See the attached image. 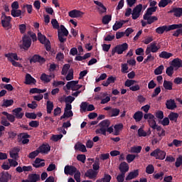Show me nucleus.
Listing matches in <instances>:
<instances>
[{
	"instance_id": "423d86ee",
	"label": "nucleus",
	"mask_w": 182,
	"mask_h": 182,
	"mask_svg": "<svg viewBox=\"0 0 182 182\" xmlns=\"http://www.w3.org/2000/svg\"><path fill=\"white\" fill-rule=\"evenodd\" d=\"M166 151H161L160 149H156L150 154V156L151 157H155L156 160H164L166 159Z\"/></svg>"
},
{
	"instance_id": "680f3d73",
	"label": "nucleus",
	"mask_w": 182,
	"mask_h": 182,
	"mask_svg": "<svg viewBox=\"0 0 182 182\" xmlns=\"http://www.w3.org/2000/svg\"><path fill=\"white\" fill-rule=\"evenodd\" d=\"M77 160H78V161H81V163H85L86 161V155L78 154L77 156Z\"/></svg>"
},
{
	"instance_id": "cd10ccee",
	"label": "nucleus",
	"mask_w": 182,
	"mask_h": 182,
	"mask_svg": "<svg viewBox=\"0 0 182 182\" xmlns=\"http://www.w3.org/2000/svg\"><path fill=\"white\" fill-rule=\"evenodd\" d=\"M133 119H134L135 122H141V119H143V112L137 111L134 113L133 115Z\"/></svg>"
},
{
	"instance_id": "20e7f679",
	"label": "nucleus",
	"mask_w": 182,
	"mask_h": 182,
	"mask_svg": "<svg viewBox=\"0 0 182 182\" xmlns=\"http://www.w3.org/2000/svg\"><path fill=\"white\" fill-rule=\"evenodd\" d=\"M68 35H69V31L68 29H66L65 26L61 25L60 29H58V41L60 42V43H65V42H66L67 38H64V36H68Z\"/></svg>"
},
{
	"instance_id": "aec40b11",
	"label": "nucleus",
	"mask_w": 182,
	"mask_h": 182,
	"mask_svg": "<svg viewBox=\"0 0 182 182\" xmlns=\"http://www.w3.org/2000/svg\"><path fill=\"white\" fill-rule=\"evenodd\" d=\"M143 18L144 21H147L148 25H151V23L156 22V21H159V18L156 16H144Z\"/></svg>"
},
{
	"instance_id": "b1692460",
	"label": "nucleus",
	"mask_w": 182,
	"mask_h": 182,
	"mask_svg": "<svg viewBox=\"0 0 182 182\" xmlns=\"http://www.w3.org/2000/svg\"><path fill=\"white\" fill-rule=\"evenodd\" d=\"M39 180H41V176L39 174L30 173L28 175V181H30V182H37V181H39Z\"/></svg>"
},
{
	"instance_id": "69168bd1",
	"label": "nucleus",
	"mask_w": 182,
	"mask_h": 182,
	"mask_svg": "<svg viewBox=\"0 0 182 182\" xmlns=\"http://www.w3.org/2000/svg\"><path fill=\"white\" fill-rule=\"evenodd\" d=\"M25 116L27 117V119H33V120L36 119V114L35 113L26 112Z\"/></svg>"
},
{
	"instance_id": "338daca9",
	"label": "nucleus",
	"mask_w": 182,
	"mask_h": 182,
	"mask_svg": "<svg viewBox=\"0 0 182 182\" xmlns=\"http://www.w3.org/2000/svg\"><path fill=\"white\" fill-rule=\"evenodd\" d=\"M74 178L75 181L80 182V171L77 170V171L74 173Z\"/></svg>"
},
{
	"instance_id": "864d4df0",
	"label": "nucleus",
	"mask_w": 182,
	"mask_h": 182,
	"mask_svg": "<svg viewBox=\"0 0 182 182\" xmlns=\"http://www.w3.org/2000/svg\"><path fill=\"white\" fill-rule=\"evenodd\" d=\"M123 26V23L120 21H116L114 25L112 26L113 31H117L118 29H120Z\"/></svg>"
},
{
	"instance_id": "bb28decb",
	"label": "nucleus",
	"mask_w": 182,
	"mask_h": 182,
	"mask_svg": "<svg viewBox=\"0 0 182 182\" xmlns=\"http://www.w3.org/2000/svg\"><path fill=\"white\" fill-rule=\"evenodd\" d=\"M171 65L178 69L182 68V60L180 58H175L171 62Z\"/></svg>"
},
{
	"instance_id": "49530a36",
	"label": "nucleus",
	"mask_w": 182,
	"mask_h": 182,
	"mask_svg": "<svg viewBox=\"0 0 182 182\" xmlns=\"http://www.w3.org/2000/svg\"><path fill=\"white\" fill-rule=\"evenodd\" d=\"M38 40L42 43L43 45L46 43V36H43L41 33H38Z\"/></svg>"
},
{
	"instance_id": "4be33fe9",
	"label": "nucleus",
	"mask_w": 182,
	"mask_h": 182,
	"mask_svg": "<svg viewBox=\"0 0 182 182\" xmlns=\"http://www.w3.org/2000/svg\"><path fill=\"white\" fill-rule=\"evenodd\" d=\"M169 14H173L176 18L182 16V8H173L169 11Z\"/></svg>"
},
{
	"instance_id": "79ce46f5",
	"label": "nucleus",
	"mask_w": 182,
	"mask_h": 182,
	"mask_svg": "<svg viewBox=\"0 0 182 182\" xmlns=\"http://www.w3.org/2000/svg\"><path fill=\"white\" fill-rule=\"evenodd\" d=\"M141 146H134L131 147V153H136L139 154V153L141 152Z\"/></svg>"
},
{
	"instance_id": "f704fd0d",
	"label": "nucleus",
	"mask_w": 182,
	"mask_h": 182,
	"mask_svg": "<svg viewBox=\"0 0 182 182\" xmlns=\"http://www.w3.org/2000/svg\"><path fill=\"white\" fill-rule=\"evenodd\" d=\"M22 14H23V12H22V10H19V9L11 10V16H14V18H19V16H21Z\"/></svg>"
},
{
	"instance_id": "4468645a",
	"label": "nucleus",
	"mask_w": 182,
	"mask_h": 182,
	"mask_svg": "<svg viewBox=\"0 0 182 182\" xmlns=\"http://www.w3.org/2000/svg\"><path fill=\"white\" fill-rule=\"evenodd\" d=\"M22 108L21 107H17L14 109H13L12 112L13 114L15 115L16 119H18V120H20L21 119H22V117H23L25 113L22 112Z\"/></svg>"
},
{
	"instance_id": "39448f33",
	"label": "nucleus",
	"mask_w": 182,
	"mask_h": 182,
	"mask_svg": "<svg viewBox=\"0 0 182 182\" xmlns=\"http://www.w3.org/2000/svg\"><path fill=\"white\" fill-rule=\"evenodd\" d=\"M31 45H32V39L31 38V36L24 35L22 38V45L20 48L24 50H28V49L31 48Z\"/></svg>"
},
{
	"instance_id": "412c9836",
	"label": "nucleus",
	"mask_w": 182,
	"mask_h": 182,
	"mask_svg": "<svg viewBox=\"0 0 182 182\" xmlns=\"http://www.w3.org/2000/svg\"><path fill=\"white\" fill-rule=\"evenodd\" d=\"M166 106L168 110H174L177 107V105H176V101H174V100H167Z\"/></svg>"
},
{
	"instance_id": "6e6552de",
	"label": "nucleus",
	"mask_w": 182,
	"mask_h": 182,
	"mask_svg": "<svg viewBox=\"0 0 182 182\" xmlns=\"http://www.w3.org/2000/svg\"><path fill=\"white\" fill-rule=\"evenodd\" d=\"M45 62H46V59L38 54L33 55L30 59V63H41V65H43Z\"/></svg>"
},
{
	"instance_id": "7ed1b4c3",
	"label": "nucleus",
	"mask_w": 182,
	"mask_h": 182,
	"mask_svg": "<svg viewBox=\"0 0 182 182\" xmlns=\"http://www.w3.org/2000/svg\"><path fill=\"white\" fill-rule=\"evenodd\" d=\"M129 49V44L124 43L122 44L117 45L112 50V56H114L115 53L118 55L123 54V52H126Z\"/></svg>"
},
{
	"instance_id": "bf43d9fd",
	"label": "nucleus",
	"mask_w": 182,
	"mask_h": 182,
	"mask_svg": "<svg viewBox=\"0 0 182 182\" xmlns=\"http://www.w3.org/2000/svg\"><path fill=\"white\" fill-rule=\"evenodd\" d=\"M39 150L36 149V151L31 152L28 155V157L29 159H35V157H37V156L39 155Z\"/></svg>"
},
{
	"instance_id": "13d9d810",
	"label": "nucleus",
	"mask_w": 182,
	"mask_h": 182,
	"mask_svg": "<svg viewBox=\"0 0 182 182\" xmlns=\"http://www.w3.org/2000/svg\"><path fill=\"white\" fill-rule=\"evenodd\" d=\"M66 80H73V69H70L67 76L65 77Z\"/></svg>"
},
{
	"instance_id": "f257e3e1",
	"label": "nucleus",
	"mask_w": 182,
	"mask_h": 182,
	"mask_svg": "<svg viewBox=\"0 0 182 182\" xmlns=\"http://www.w3.org/2000/svg\"><path fill=\"white\" fill-rule=\"evenodd\" d=\"M182 23L178 24H172L169 26H162L156 28L155 32L159 35H163L164 32H170V31H173V36L178 38L180 35L182 36Z\"/></svg>"
},
{
	"instance_id": "09e8293b",
	"label": "nucleus",
	"mask_w": 182,
	"mask_h": 182,
	"mask_svg": "<svg viewBox=\"0 0 182 182\" xmlns=\"http://www.w3.org/2000/svg\"><path fill=\"white\" fill-rule=\"evenodd\" d=\"M110 21H112V16L111 15H105L102 18V23L104 25H107V23H109V22H110Z\"/></svg>"
},
{
	"instance_id": "a211bd4d",
	"label": "nucleus",
	"mask_w": 182,
	"mask_h": 182,
	"mask_svg": "<svg viewBox=\"0 0 182 182\" xmlns=\"http://www.w3.org/2000/svg\"><path fill=\"white\" fill-rule=\"evenodd\" d=\"M119 170L120 173L126 174V173H127V171H129V164L127 163H126L125 161L122 162L119 164Z\"/></svg>"
},
{
	"instance_id": "9b49d317",
	"label": "nucleus",
	"mask_w": 182,
	"mask_h": 182,
	"mask_svg": "<svg viewBox=\"0 0 182 182\" xmlns=\"http://www.w3.org/2000/svg\"><path fill=\"white\" fill-rule=\"evenodd\" d=\"M40 79L42 82H44V83H49L52 79H55V74L48 75L46 73H43L41 75Z\"/></svg>"
},
{
	"instance_id": "2f4dec72",
	"label": "nucleus",
	"mask_w": 182,
	"mask_h": 182,
	"mask_svg": "<svg viewBox=\"0 0 182 182\" xmlns=\"http://www.w3.org/2000/svg\"><path fill=\"white\" fill-rule=\"evenodd\" d=\"M19 151V148H14L13 152H10V157H11V159H14V160H16V159H18Z\"/></svg>"
},
{
	"instance_id": "5701e85b",
	"label": "nucleus",
	"mask_w": 182,
	"mask_h": 182,
	"mask_svg": "<svg viewBox=\"0 0 182 182\" xmlns=\"http://www.w3.org/2000/svg\"><path fill=\"white\" fill-rule=\"evenodd\" d=\"M11 16H5L4 18L1 19V25L3 28H9L11 26Z\"/></svg>"
},
{
	"instance_id": "1a4fd4ad",
	"label": "nucleus",
	"mask_w": 182,
	"mask_h": 182,
	"mask_svg": "<svg viewBox=\"0 0 182 182\" xmlns=\"http://www.w3.org/2000/svg\"><path fill=\"white\" fill-rule=\"evenodd\" d=\"M77 171V168L74 166L67 165L64 168V173L66 175L69 174L70 176H73V174H75Z\"/></svg>"
},
{
	"instance_id": "ddd939ff",
	"label": "nucleus",
	"mask_w": 182,
	"mask_h": 182,
	"mask_svg": "<svg viewBox=\"0 0 182 182\" xmlns=\"http://www.w3.org/2000/svg\"><path fill=\"white\" fill-rule=\"evenodd\" d=\"M68 15L70 18H82V16H83V15H85V13H83L79 10L74 9L73 11H70L68 13Z\"/></svg>"
},
{
	"instance_id": "4c0bfd02",
	"label": "nucleus",
	"mask_w": 182,
	"mask_h": 182,
	"mask_svg": "<svg viewBox=\"0 0 182 182\" xmlns=\"http://www.w3.org/2000/svg\"><path fill=\"white\" fill-rule=\"evenodd\" d=\"M156 11H157V7H149L146 9V14L144 16H151L153 13L156 12Z\"/></svg>"
},
{
	"instance_id": "f8f14e48",
	"label": "nucleus",
	"mask_w": 182,
	"mask_h": 182,
	"mask_svg": "<svg viewBox=\"0 0 182 182\" xmlns=\"http://www.w3.org/2000/svg\"><path fill=\"white\" fill-rule=\"evenodd\" d=\"M37 149H38L39 153H41V154H48L50 151V146L48 144H43Z\"/></svg>"
},
{
	"instance_id": "0eeeda50",
	"label": "nucleus",
	"mask_w": 182,
	"mask_h": 182,
	"mask_svg": "<svg viewBox=\"0 0 182 182\" xmlns=\"http://www.w3.org/2000/svg\"><path fill=\"white\" fill-rule=\"evenodd\" d=\"M143 11V4H139L136 5L132 10V18L134 21L140 17V14Z\"/></svg>"
},
{
	"instance_id": "dca6fc26",
	"label": "nucleus",
	"mask_w": 182,
	"mask_h": 182,
	"mask_svg": "<svg viewBox=\"0 0 182 182\" xmlns=\"http://www.w3.org/2000/svg\"><path fill=\"white\" fill-rule=\"evenodd\" d=\"M45 160L41 159V158H36L33 164V166L36 168H41V167H45Z\"/></svg>"
},
{
	"instance_id": "c03bdc74",
	"label": "nucleus",
	"mask_w": 182,
	"mask_h": 182,
	"mask_svg": "<svg viewBox=\"0 0 182 182\" xmlns=\"http://www.w3.org/2000/svg\"><path fill=\"white\" fill-rule=\"evenodd\" d=\"M163 70H164V65H161L154 70V75H161V73H163Z\"/></svg>"
},
{
	"instance_id": "e2e57ef3",
	"label": "nucleus",
	"mask_w": 182,
	"mask_h": 182,
	"mask_svg": "<svg viewBox=\"0 0 182 182\" xmlns=\"http://www.w3.org/2000/svg\"><path fill=\"white\" fill-rule=\"evenodd\" d=\"M134 159H136V155H133V154H130L127 155V163H132V161H134Z\"/></svg>"
},
{
	"instance_id": "393cba45",
	"label": "nucleus",
	"mask_w": 182,
	"mask_h": 182,
	"mask_svg": "<svg viewBox=\"0 0 182 182\" xmlns=\"http://www.w3.org/2000/svg\"><path fill=\"white\" fill-rule=\"evenodd\" d=\"M26 85H35L36 83V80L31 75V74H26Z\"/></svg>"
},
{
	"instance_id": "7c9ffc66",
	"label": "nucleus",
	"mask_w": 182,
	"mask_h": 182,
	"mask_svg": "<svg viewBox=\"0 0 182 182\" xmlns=\"http://www.w3.org/2000/svg\"><path fill=\"white\" fill-rule=\"evenodd\" d=\"M111 117H116L120 114V109L117 108H112L109 112Z\"/></svg>"
},
{
	"instance_id": "a878e982",
	"label": "nucleus",
	"mask_w": 182,
	"mask_h": 182,
	"mask_svg": "<svg viewBox=\"0 0 182 182\" xmlns=\"http://www.w3.org/2000/svg\"><path fill=\"white\" fill-rule=\"evenodd\" d=\"M114 82H116V77L111 75L107 79L106 81H103L102 86L107 87L110 83H114Z\"/></svg>"
},
{
	"instance_id": "6ab92c4d",
	"label": "nucleus",
	"mask_w": 182,
	"mask_h": 182,
	"mask_svg": "<svg viewBox=\"0 0 182 182\" xmlns=\"http://www.w3.org/2000/svg\"><path fill=\"white\" fill-rule=\"evenodd\" d=\"M136 177H139V169H136L134 171L129 172L125 180L129 181L130 180H133V178H136Z\"/></svg>"
},
{
	"instance_id": "4d7b16f0",
	"label": "nucleus",
	"mask_w": 182,
	"mask_h": 182,
	"mask_svg": "<svg viewBox=\"0 0 182 182\" xmlns=\"http://www.w3.org/2000/svg\"><path fill=\"white\" fill-rule=\"evenodd\" d=\"M126 176V173H119L118 176H117V182H123L124 181V177Z\"/></svg>"
},
{
	"instance_id": "e433bc0d",
	"label": "nucleus",
	"mask_w": 182,
	"mask_h": 182,
	"mask_svg": "<svg viewBox=\"0 0 182 182\" xmlns=\"http://www.w3.org/2000/svg\"><path fill=\"white\" fill-rule=\"evenodd\" d=\"M169 120L171 122H177V119H178V114L176 112H171L168 116Z\"/></svg>"
},
{
	"instance_id": "603ef678",
	"label": "nucleus",
	"mask_w": 182,
	"mask_h": 182,
	"mask_svg": "<svg viewBox=\"0 0 182 182\" xmlns=\"http://www.w3.org/2000/svg\"><path fill=\"white\" fill-rule=\"evenodd\" d=\"M146 173L147 174H153L154 173V166L151 164H149L146 168Z\"/></svg>"
},
{
	"instance_id": "9d476101",
	"label": "nucleus",
	"mask_w": 182,
	"mask_h": 182,
	"mask_svg": "<svg viewBox=\"0 0 182 182\" xmlns=\"http://www.w3.org/2000/svg\"><path fill=\"white\" fill-rule=\"evenodd\" d=\"M12 178V176L8 171L0 173V182H9Z\"/></svg>"
},
{
	"instance_id": "f3484780",
	"label": "nucleus",
	"mask_w": 182,
	"mask_h": 182,
	"mask_svg": "<svg viewBox=\"0 0 182 182\" xmlns=\"http://www.w3.org/2000/svg\"><path fill=\"white\" fill-rule=\"evenodd\" d=\"M79 83V81L77 80H72L70 82H68L66 84V87L68 90H73V91H75L76 90H77V88L75 89V87H76V85H77Z\"/></svg>"
},
{
	"instance_id": "774afa93",
	"label": "nucleus",
	"mask_w": 182,
	"mask_h": 182,
	"mask_svg": "<svg viewBox=\"0 0 182 182\" xmlns=\"http://www.w3.org/2000/svg\"><path fill=\"white\" fill-rule=\"evenodd\" d=\"M102 178L103 182H109L112 180V176L105 173L104 177Z\"/></svg>"
},
{
	"instance_id": "58836bf2",
	"label": "nucleus",
	"mask_w": 182,
	"mask_h": 182,
	"mask_svg": "<svg viewBox=\"0 0 182 182\" xmlns=\"http://www.w3.org/2000/svg\"><path fill=\"white\" fill-rule=\"evenodd\" d=\"M149 48L152 53H156L159 50V49H160V48L157 47V43L156 41L152 42L150 44Z\"/></svg>"
},
{
	"instance_id": "c85d7f7f",
	"label": "nucleus",
	"mask_w": 182,
	"mask_h": 182,
	"mask_svg": "<svg viewBox=\"0 0 182 182\" xmlns=\"http://www.w3.org/2000/svg\"><path fill=\"white\" fill-rule=\"evenodd\" d=\"M75 150H79L80 151H82V153H86V151H87L86 146L81 143L75 145Z\"/></svg>"
},
{
	"instance_id": "c9c22d12",
	"label": "nucleus",
	"mask_w": 182,
	"mask_h": 182,
	"mask_svg": "<svg viewBox=\"0 0 182 182\" xmlns=\"http://www.w3.org/2000/svg\"><path fill=\"white\" fill-rule=\"evenodd\" d=\"M171 0H161L159 3V8H166L169 4H172Z\"/></svg>"
},
{
	"instance_id": "2eb2a0df",
	"label": "nucleus",
	"mask_w": 182,
	"mask_h": 182,
	"mask_svg": "<svg viewBox=\"0 0 182 182\" xmlns=\"http://www.w3.org/2000/svg\"><path fill=\"white\" fill-rule=\"evenodd\" d=\"M85 177H88V178L93 180V178L97 177V171L93 169H88L85 173Z\"/></svg>"
},
{
	"instance_id": "473e14b6",
	"label": "nucleus",
	"mask_w": 182,
	"mask_h": 182,
	"mask_svg": "<svg viewBox=\"0 0 182 182\" xmlns=\"http://www.w3.org/2000/svg\"><path fill=\"white\" fill-rule=\"evenodd\" d=\"M164 87L166 90H173V82L165 80L164 81Z\"/></svg>"
},
{
	"instance_id": "37998d69",
	"label": "nucleus",
	"mask_w": 182,
	"mask_h": 182,
	"mask_svg": "<svg viewBox=\"0 0 182 182\" xmlns=\"http://www.w3.org/2000/svg\"><path fill=\"white\" fill-rule=\"evenodd\" d=\"M70 69V65L65 64L62 69L61 74L63 75L64 76L68 75V72L69 71Z\"/></svg>"
},
{
	"instance_id": "5fc2aeb1",
	"label": "nucleus",
	"mask_w": 182,
	"mask_h": 182,
	"mask_svg": "<svg viewBox=\"0 0 182 182\" xmlns=\"http://www.w3.org/2000/svg\"><path fill=\"white\" fill-rule=\"evenodd\" d=\"M121 72L122 73H129V65H127V63H124L121 65Z\"/></svg>"
},
{
	"instance_id": "a18cd8bd",
	"label": "nucleus",
	"mask_w": 182,
	"mask_h": 182,
	"mask_svg": "<svg viewBox=\"0 0 182 182\" xmlns=\"http://www.w3.org/2000/svg\"><path fill=\"white\" fill-rule=\"evenodd\" d=\"M53 110V102L50 101H47V113L50 114Z\"/></svg>"
},
{
	"instance_id": "72a5a7b5",
	"label": "nucleus",
	"mask_w": 182,
	"mask_h": 182,
	"mask_svg": "<svg viewBox=\"0 0 182 182\" xmlns=\"http://www.w3.org/2000/svg\"><path fill=\"white\" fill-rule=\"evenodd\" d=\"M102 129H107L110 126V121L109 119H105L102 121L99 125Z\"/></svg>"
},
{
	"instance_id": "f03ea898",
	"label": "nucleus",
	"mask_w": 182,
	"mask_h": 182,
	"mask_svg": "<svg viewBox=\"0 0 182 182\" xmlns=\"http://www.w3.org/2000/svg\"><path fill=\"white\" fill-rule=\"evenodd\" d=\"M5 58H7L9 62L11 63V65L13 66H15V68H22V64L15 61V60H19V57H18V54L16 53H7L4 55Z\"/></svg>"
},
{
	"instance_id": "c756f323",
	"label": "nucleus",
	"mask_w": 182,
	"mask_h": 182,
	"mask_svg": "<svg viewBox=\"0 0 182 182\" xmlns=\"http://www.w3.org/2000/svg\"><path fill=\"white\" fill-rule=\"evenodd\" d=\"M173 57V53H168L167 51H162L159 54V58L161 59H170V58Z\"/></svg>"
},
{
	"instance_id": "3c124183",
	"label": "nucleus",
	"mask_w": 182,
	"mask_h": 182,
	"mask_svg": "<svg viewBox=\"0 0 182 182\" xmlns=\"http://www.w3.org/2000/svg\"><path fill=\"white\" fill-rule=\"evenodd\" d=\"M182 166V155H179L178 158H176V161L175 162V167L178 168Z\"/></svg>"
},
{
	"instance_id": "0e129e2a",
	"label": "nucleus",
	"mask_w": 182,
	"mask_h": 182,
	"mask_svg": "<svg viewBox=\"0 0 182 182\" xmlns=\"http://www.w3.org/2000/svg\"><path fill=\"white\" fill-rule=\"evenodd\" d=\"M163 176H164V172L156 173V174H154V178L155 180H163Z\"/></svg>"
},
{
	"instance_id": "052dcab7",
	"label": "nucleus",
	"mask_w": 182,
	"mask_h": 182,
	"mask_svg": "<svg viewBox=\"0 0 182 182\" xmlns=\"http://www.w3.org/2000/svg\"><path fill=\"white\" fill-rule=\"evenodd\" d=\"M1 123L2 126H5V127H8L9 126H11V123L6 120V118L5 117H1Z\"/></svg>"
},
{
	"instance_id": "a19ab883",
	"label": "nucleus",
	"mask_w": 182,
	"mask_h": 182,
	"mask_svg": "<svg viewBox=\"0 0 182 182\" xmlns=\"http://www.w3.org/2000/svg\"><path fill=\"white\" fill-rule=\"evenodd\" d=\"M14 105V100H4V102L1 105L2 107H9Z\"/></svg>"
},
{
	"instance_id": "de8ad7c7",
	"label": "nucleus",
	"mask_w": 182,
	"mask_h": 182,
	"mask_svg": "<svg viewBox=\"0 0 182 182\" xmlns=\"http://www.w3.org/2000/svg\"><path fill=\"white\" fill-rule=\"evenodd\" d=\"M166 73L167 75L171 77L174 73V67L171 65L166 68Z\"/></svg>"
},
{
	"instance_id": "ea45409f",
	"label": "nucleus",
	"mask_w": 182,
	"mask_h": 182,
	"mask_svg": "<svg viewBox=\"0 0 182 182\" xmlns=\"http://www.w3.org/2000/svg\"><path fill=\"white\" fill-rule=\"evenodd\" d=\"M94 4H95V5H97V6H100V8H101V9L100 11L102 14L106 12V11H107V9H106V6H105V5H103L102 4V2L99 1H94Z\"/></svg>"
},
{
	"instance_id": "6e6d98bb",
	"label": "nucleus",
	"mask_w": 182,
	"mask_h": 182,
	"mask_svg": "<svg viewBox=\"0 0 182 182\" xmlns=\"http://www.w3.org/2000/svg\"><path fill=\"white\" fill-rule=\"evenodd\" d=\"M51 24L53 29H59V23L58 22V20H56L55 18H53L51 20Z\"/></svg>"
},
{
	"instance_id": "8fccbe9b",
	"label": "nucleus",
	"mask_w": 182,
	"mask_h": 182,
	"mask_svg": "<svg viewBox=\"0 0 182 182\" xmlns=\"http://www.w3.org/2000/svg\"><path fill=\"white\" fill-rule=\"evenodd\" d=\"M134 83H137V81L134 80H127L125 81L124 86H126L127 87H132V86H133Z\"/></svg>"
}]
</instances>
